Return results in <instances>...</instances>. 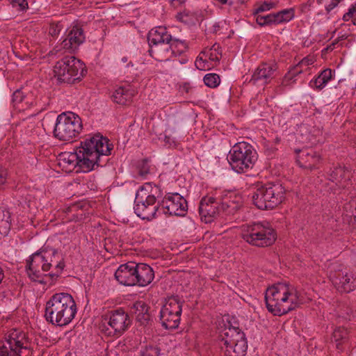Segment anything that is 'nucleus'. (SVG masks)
<instances>
[{
	"instance_id": "obj_47",
	"label": "nucleus",
	"mask_w": 356,
	"mask_h": 356,
	"mask_svg": "<svg viewBox=\"0 0 356 356\" xmlns=\"http://www.w3.org/2000/svg\"><path fill=\"white\" fill-rule=\"evenodd\" d=\"M353 15L349 14V11L348 13H345L343 16V20L345 22L348 21L350 18H352Z\"/></svg>"
},
{
	"instance_id": "obj_21",
	"label": "nucleus",
	"mask_w": 356,
	"mask_h": 356,
	"mask_svg": "<svg viewBox=\"0 0 356 356\" xmlns=\"http://www.w3.org/2000/svg\"><path fill=\"white\" fill-rule=\"evenodd\" d=\"M38 252L40 254H42V258L44 261L48 264L49 270L51 266L55 265L56 271L54 273H49V277L51 278L58 277L65 267L64 259L62 254L58 252L56 249L48 247H46Z\"/></svg>"
},
{
	"instance_id": "obj_35",
	"label": "nucleus",
	"mask_w": 356,
	"mask_h": 356,
	"mask_svg": "<svg viewBox=\"0 0 356 356\" xmlns=\"http://www.w3.org/2000/svg\"><path fill=\"white\" fill-rule=\"evenodd\" d=\"M276 6V3L271 1H264L261 5L255 7L252 10V14H259L268 11Z\"/></svg>"
},
{
	"instance_id": "obj_13",
	"label": "nucleus",
	"mask_w": 356,
	"mask_h": 356,
	"mask_svg": "<svg viewBox=\"0 0 356 356\" xmlns=\"http://www.w3.org/2000/svg\"><path fill=\"white\" fill-rule=\"evenodd\" d=\"M129 314L122 308L108 311L102 316L103 330L108 336H121L131 325Z\"/></svg>"
},
{
	"instance_id": "obj_36",
	"label": "nucleus",
	"mask_w": 356,
	"mask_h": 356,
	"mask_svg": "<svg viewBox=\"0 0 356 356\" xmlns=\"http://www.w3.org/2000/svg\"><path fill=\"white\" fill-rule=\"evenodd\" d=\"M303 67L299 63L292 67L290 70L284 76V79L287 81L292 80L295 76L303 72Z\"/></svg>"
},
{
	"instance_id": "obj_18",
	"label": "nucleus",
	"mask_w": 356,
	"mask_h": 356,
	"mask_svg": "<svg viewBox=\"0 0 356 356\" xmlns=\"http://www.w3.org/2000/svg\"><path fill=\"white\" fill-rule=\"evenodd\" d=\"M257 23L260 26H272L287 23L295 17V9L293 8L283 9L276 13L264 15L253 14Z\"/></svg>"
},
{
	"instance_id": "obj_2",
	"label": "nucleus",
	"mask_w": 356,
	"mask_h": 356,
	"mask_svg": "<svg viewBox=\"0 0 356 356\" xmlns=\"http://www.w3.org/2000/svg\"><path fill=\"white\" fill-rule=\"evenodd\" d=\"M268 311L274 316H282L305 302L303 296L289 283L279 282L268 287L265 293Z\"/></svg>"
},
{
	"instance_id": "obj_58",
	"label": "nucleus",
	"mask_w": 356,
	"mask_h": 356,
	"mask_svg": "<svg viewBox=\"0 0 356 356\" xmlns=\"http://www.w3.org/2000/svg\"><path fill=\"white\" fill-rule=\"evenodd\" d=\"M353 23L354 25H356V17L353 20Z\"/></svg>"
},
{
	"instance_id": "obj_32",
	"label": "nucleus",
	"mask_w": 356,
	"mask_h": 356,
	"mask_svg": "<svg viewBox=\"0 0 356 356\" xmlns=\"http://www.w3.org/2000/svg\"><path fill=\"white\" fill-rule=\"evenodd\" d=\"M204 83L209 88H216L220 83L218 74L215 73L207 74L204 76Z\"/></svg>"
},
{
	"instance_id": "obj_40",
	"label": "nucleus",
	"mask_w": 356,
	"mask_h": 356,
	"mask_svg": "<svg viewBox=\"0 0 356 356\" xmlns=\"http://www.w3.org/2000/svg\"><path fill=\"white\" fill-rule=\"evenodd\" d=\"M314 0H308L306 3H302L300 6V10L303 13H307L311 10V8L313 6Z\"/></svg>"
},
{
	"instance_id": "obj_37",
	"label": "nucleus",
	"mask_w": 356,
	"mask_h": 356,
	"mask_svg": "<svg viewBox=\"0 0 356 356\" xmlns=\"http://www.w3.org/2000/svg\"><path fill=\"white\" fill-rule=\"evenodd\" d=\"M10 216L8 211L0 209V227L8 229L10 228Z\"/></svg>"
},
{
	"instance_id": "obj_41",
	"label": "nucleus",
	"mask_w": 356,
	"mask_h": 356,
	"mask_svg": "<svg viewBox=\"0 0 356 356\" xmlns=\"http://www.w3.org/2000/svg\"><path fill=\"white\" fill-rule=\"evenodd\" d=\"M13 6H19L21 10L28 8L27 0H12Z\"/></svg>"
},
{
	"instance_id": "obj_50",
	"label": "nucleus",
	"mask_w": 356,
	"mask_h": 356,
	"mask_svg": "<svg viewBox=\"0 0 356 356\" xmlns=\"http://www.w3.org/2000/svg\"><path fill=\"white\" fill-rule=\"evenodd\" d=\"M4 278V273L1 267H0V284Z\"/></svg>"
},
{
	"instance_id": "obj_38",
	"label": "nucleus",
	"mask_w": 356,
	"mask_h": 356,
	"mask_svg": "<svg viewBox=\"0 0 356 356\" xmlns=\"http://www.w3.org/2000/svg\"><path fill=\"white\" fill-rule=\"evenodd\" d=\"M177 17L181 22L187 24L195 18V15L193 13H191L190 12L184 11L182 13H179Z\"/></svg>"
},
{
	"instance_id": "obj_39",
	"label": "nucleus",
	"mask_w": 356,
	"mask_h": 356,
	"mask_svg": "<svg viewBox=\"0 0 356 356\" xmlns=\"http://www.w3.org/2000/svg\"><path fill=\"white\" fill-rule=\"evenodd\" d=\"M62 26L60 22L51 23L49 26V33L51 36H56L61 31Z\"/></svg>"
},
{
	"instance_id": "obj_56",
	"label": "nucleus",
	"mask_w": 356,
	"mask_h": 356,
	"mask_svg": "<svg viewBox=\"0 0 356 356\" xmlns=\"http://www.w3.org/2000/svg\"><path fill=\"white\" fill-rule=\"evenodd\" d=\"M122 60L124 63H125V62H127V57H123V58H122Z\"/></svg>"
},
{
	"instance_id": "obj_55",
	"label": "nucleus",
	"mask_w": 356,
	"mask_h": 356,
	"mask_svg": "<svg viewBox=\"0 0 356 356\" xmlns=\"http://www.w3.org/2000/svg\"><path fill=\"white\" fill-rule=\"evenodd\" d=\"M184 87V88H186V91L187 92H188V85H186V84Z\"/></svg>"
},
{
	"instance_id": "obj_44",
	"label": "nucleus",
	"mask_w": 356,
	"mask_h": 356,
	"mask_svg": "<svg viewBox=\"0 0 356 356\" xmlns=\"http://www.w3.org/2000/svg\"><path fill=\"white\" fill-rule=\"evenodd\" d=\"M7 178V171L5 168L0 167V186L3 185Z\"/></svg>"
},
{
	"instance_id": "obj_7",
	"label": "nucleus",
	"mask_w": 356,
	"mask_h": 356,
	"mask_svg": "<svg viewBox=\"0 0 356 356\" xmlns=\"http://www.w3.org/2000/svg\"><path fill=\"white\" fill-rule=\"evenodd\" d=\"M286 190L280 183L257 185L252 195L253 204L259 209H273L285 199Z\"/></svg>"
},
{
	"instance_id": "obj_48",
	"label": "nucleus",
	"mask_w": 356,
	"mask_h": 356,
	"mask_svg": "<svg viewBox=\"0 0 356 356\" xmlns=\"http://www.w3.org/2000/svg\"><path fill=\"white\" fill-rule=\"evenodd\" d=\"M349 14L354 15L356 13V3L353 4L349 9Z\"/></svg>"
},
{
	"instance_id": "obj_11",
	"label": "nucleus",
	"mask_w": 356,
	"mask_h": 356,
	"mask_svg": "<svg viewBox=\"0 0 356 356\" xmlns=\"http://www.w3.org/2000/svg\"><path fill=\"white\" fill-rule=\"evenodd\" d=\"M54 72L60 83L72 84L76 81H80L87 71L83 62L71 56H65L56 62Z\"/></svg>"
},
{
	"instance_id": "obj_34",
	"label": "nucleus",
	"mask_w": 356,
	"mask_h": 356,
	"mask_svg": "<svg viewBox=\"0 0 356 356\" xmlns=\"http://www.w3.org/2000/svg\"><path fill=\"white\" fill-rule=\"evenodd\" d=\"M138 175L141 177H146L150 173V165L148 159L142 160L138 165Z\"/></svg>"
},
{
	"instance_id": "obj_54",
	"label": "nucleus",
	"mask_w": 356,
	"mask_h": 356,
	"mask_svg": "<svg viewBox=\"0 0 356 356\" xmlns=\"http://www.w3.org/2000/svg\"><path fill=\"white\" fill-rule=\"evenodd\" d=\"M280 139L279 138L276 137V138H275V143H280Z\"/></svg>"
},
{
	"instance_id": "obj_5",
	"label": "nucleus",
	"mask_w": 356,
	"mask_h": 356,
	"mask_svg": "<svg viewBox=\"0 0 356 356\" xmlns=\"http://www.w3.org/2000/svg\"><path fill=\"white\" fill-rule=\"evenodd\" d=\"M162 195L163 192L159 186L150 182L144 184L136 195V214L143 220L149 221L160 216L159 202L156 204V202Z\"/></svg>"
},
{
	"instance_id": "obj_31",
	"label": "nucleus",
	"mask_w": 356,
	"mask_h": 356,
	"mask_svg": "<svg viewBox=\"0 0 356 356\" xmlns=\"http://www.w3.org/2000/svg\"><path fill=\"white\" fill-rule=\"evenodd\" d=\"M219 45L214 44L211 47H206L201 52V54L208 58L211 61H219L221 58V52L219 51Z\"/></svg>"
},
{
	"instance_id": "obj_19",
	"label": "nucleus",
	"mask_w": 356,
	"mask_h": 356,
	"mask_svg": "<svg viewBox=\"0 0 356 356\" xmlns=\"http://www.w3.org/2000/svg\"><path fill=\"white\" fill-rule=\"evenodd\" d=\"M330 278L337 290L341 293H349L356 287V278L346 270L331 272Z\"/></svg>"
},
{
	"instance_id": "obj_15",
	"label": "nucleus",
	"mask_w": 356,
	"mask_h": 356,
	"mask_svg": "<svg viewBox=\"0 0 356 356\" xmlns=\"http://www.w3.org/2000/svg\"><path fill=\"white\" fill-rule=\"evenodd\" d=\"M26 334L18 330H11L6 341L0 342V356H21L22 349L29 348Z\"/></svg>"
},
{
	"instance_id": "obj_10",
	"label": "nucleus",
	"mask_w": 356,
	"mask_h": 356,
	"mask_svg": "<svg viewBox=\"0 0 356 356\" xmlns=\"http://www.w3.org/2000/svg\"><path fill=\"white\" fill-rule=\"evenodd\" d=\"M257 160L256 150L246 142L236 143L228 155V161L232 168L238 173L246 172L252 169Z\"/></svg>"
},
{
	"instance_id": "obj_6",
	"label": "nucleus",
	"mask_w": 356,
	"mask_h": 356,
	"mask_svg": "<svg viewBox=\"0 0 356 356\" xmlns=\"http://www.w3.org/2000/svg\"><path fill=\"white\" fill-rule=\"evenodd\" d=\"M240 207L241 203L234 200L232 195H225L222 198L206 196L200 202L199 213L201 220L209 223L218 216L223 218L234 215Z\"/></svg>"
},
{
	"instance_id": "obj_14",
	"label": "nucleus",
	"mask_w": 356,
	"mask_h": 356,
	"mask_svg": "<svg viewBox=\"0 0 356 356\" xmlns=\"http://www.w3.org/2000/svg\"><path fill=\"white\" fill-rule=\"evenodd\" d=\"M181 301L178 296L167 298L160 311V321L165 329L177 328L181 320L182 312Z\"/></svg>"
},
{
	"instance_id": "obj_49",
	"label": "nucleus",
	"mask_w": 356,
	"mask_h": 356,
	"mask_svg": "<svg viewBox=\"0 0 356 356\" xmlns=\"http://www.w3.org/2000/svg\"><path fill=\"white\" fill-rule=\"evenodd\" d=\"M346 38V37H345L344 35H342L341 37H339L337 39H336L332 43H335V45H336L340 40H344Z\"/></svg>"
},
{
	"instance_id": "obj_24",
	"label": "nucleus",
	"mask_w": 356,
	"mask_h": 356,
	"mask_svg": "<svg viewBox=\"0 0 356 356\" xmlns=\"http://www.w3.org/2000/svg\"><path fill=\"white\" fill-rule=\"evenodd\" d=\"M329 179L339 187L345 188L349 184L352 176L351 170L343 165H337L330 169Z\"/></svg>"
},
{
	"instance_id": "obj_3",
	"label": "nucleus",
	"mask_w": 356,
	"mask_h": 356,
	"mask_svg": "<svg viewBox=\"0 0 356 356\" xmlns=\"http://www.w3.org/2000/svg\"><path fill=\"white\" fill-rule=\"evenodd\" d=\"M149 54L156 60L165 61L172 56H177L185 52L188 44L185 40L173 38L164 26L152 29L147 35Z\"/></svg>"
},
{
	"instance_id": "obj_25",
	"label": "nucleus",
	"mask_w": 356,
	"mask_h": 356,
	"mask_svg": "<svg viewBox=\"0 0 356 356\" xmlns=\"http://www.w3.org/2000/svg\"><path fill=\"white\" fill-rule=\"evenodd\" d=\"M85 40V35L82 28L74 26L70 31L67 38L62 42L63 48L69 51H74Z\"/></svg>"
},
{
	"instance_id": "obj_22",
	"label": "nucleus",
	"mask_w": 356,
	"mask_h": 356,
	"mask_svg": "<svg viewBox=\"0 0 356 356\" xmlns=\"http://www.w3.org/2000/svg\"><path fill=\"white\" fill-rule=\"evenodd\" d=\"M277 70V65L275 63H263L254 70L250 83L256 85L261 82L263 85L268 83L275 76V72Z\"/></svg>"
},
{
	"instance_id": "obj_26",
	"label": "nucleus",
	"mask_w": 356,
	"mask_h": 356,
	"mask_svg": "<svg viewBox=\"0 0 356 356\" xmlns=\"http://www.w3.org/2000/svg\"><path fill=\"white\" fill-rule=\"evenodd\" d=\"M135 286H145L150 284L154 277V273L152 268L147 264L143 263L137 264L136 267Z\"/></svg>"
},
{
	"instance_id": "obj_17",
	"label": "nucleus",
	"mask_w": 356,
	"mask_h": 356,
	"mask_svg": "<svg viewBox=\"0 0 356 356\" xmlns=\"http://www.w3.org/2000/svg\"><path fill=\"white\" fill-rule=\"evenodd\" d=\"M26 271L31 280L39 283H46V278L49 277V274H46L49 271L48 264L38 252L30 256L26 261Z\"/></svg>"
},
{
	"instance_id": "obj_4",
	"label": "nucleus",
	"mask_w": 356,
	"mask_h": 356,
	"mask_svg": "<svg viewBox=\"0 0 356 356\" xmlns=\"http://www.w3.org/2000/svg\"><path fill=\"white\" fill-rule=\"evenodd\" d=\"M76 314V305L72 296L68 293H56L46 303L44 318L52 325H66L72 321Z\"/></svg>"
},
{
	"instance_id": "obj_27",
	"label": "nucleus",
	"mask_w": 356,
	"mask_h": 356,
	"mask_svg": "<svg viewBox=\"0 0 356 356\" xmlns=\"http://www.w3.org/2000/svg\"><path fill=\"white\" fill-rule=\"evenodd\" d=\"M135 94V90L132 89L130 86H119L114 90L111 98L116 104L128 105L132 102Z\"/></svg>"
},
{
	"instance_id": "obj_52",
	"label": "nucleus",
	"mask_w": 356,
	"mask_h": 356,
	"mask_svg": "<svg viewBox=\"0 0 356 356\" xmlns=\"http://www.w3.org/2000/svg\"><path fill=\"white\" fill-rule=\"evenodd\" d=\"M335 47V43H331L330 45L327 46L326 48L327 50L332 51Z\"/></svg>"
},
{
	"instance_id": "obj_20",
	"label": "nucleus",
	"mask_w": 356,
	"mask_h": 356,
	"mask_svg": "<svg viewBox=\"0 0 356 356\" xmlns=\"http://www.w3.org/2000/svg\"><path fill=\"white\" fill-rule=\"evenodd\" d=\"M295 152L296 161L300 168L309 171L319 168L321 156L312 148L297 149Z\"/></svg>"
},
{
	"instance_id": "obj_42",
	"label": "nucleus",
	"mask_w": 356,
	"mask_h": 356,
	"mask_svg": "<svg viewBox=\"0 0 356 356\" xmlns=\"http://www.w3.org/2000/svg\"><path fill=\"white\" fill-rule=\"evenodd\" d=\"M195 66L198 70H204L206 67L205 60L201 56H198L195 60Z\"/></svg>"
},
{
	"instance_id": "obj_51",
	"label": "nucleus",
	"mask_w": 356,
	"mask_h": 356,
	"mask_svg": "<svg viewBox=\"0 0 356 356\" xmlns=\"http://www.w3.org/2000/svg\"><path fill=\"white\" fill-rule=\"evenodd\" d=\"M136 309H138V307H141L143 309H145L146 308V305L144 304V303H141V302H139V303H137L136 305ZM143 311V309H142Z\"/></svg>"
},
{
	"instance_id": "obj_12",
	"label": "nucleus",
	"mask_w": 356,
	"mask_h": 356,
	"mask_svg": "<svg viewBox=\"0 0 356 356\" xmlns=\"http://www.w3.org/2000/svg\"><path fill=\"white\" fill-rule=\"evenodd\" d=\"M83 128L81 119L72 112L58 115L54 129V136L62 141L77 137Z\"/></svg>"
},
{
	"instance_id": "obj_53",
	"label": "nucleus",
	"mask_w": 356,
	"mask_h": 356,
	"mask_svg": "<svg viewBox=\"0 0 356 356\" xmlns=\"http://www.w3.org/2000/svg\"><path fill=\"white\" fill-rule=\"evenodd\" d=\"M216 1H218L221 4H226L227 2V0H216Z\"/></svg>"
},
{
	"instance_id": "obj_9",
	"label": "nucleus",
	"mask_w": 356,
	"mask_h": 356,
	"mask_svg": "<svg viewBox=\"0 0 356 356\" xmlns=\"http://www.w3.org/2000/svg\"><path fill=\"white\" fill-rule=\"evenodd\" d=\"M219 346L225 356H245L248 343L238 327L225 326L220 336Z\"/></svg>"
},
{
	"instance_id": "obj_8",
	"label": "nucleus",
	"mask_w": 356,
	"mask_h": 356,
	"mask_svg": "<svg viewBox=\"0 0 356 356\" xmlns=\"http://www.w3.org/2000/svg\"><path fill=\"white\" fill-rule=\"evenodd\" d=\"M241 237L251 245L265 248L275 242L277 233L268 222H257L242 225Z\"/></svg>"
},
{
	"instance_id": "obj_33",
	"label": "nucleus",
	"mask_w": 356,
	"mask_h": 356,
	"mask_svg": "<svg viewBox=\"0 0 356 356\" xmlns=\"http://www.w3.org/2000/svg\"><path fill=\"white\" fill-rule=\"evenodd\" d=\"M161 350L156 346H146L140 350L141 356H159Z\"/></svg>"
},
{
	"instance_id": "obj_59",
	"label": "nucleus",
	"mask_w": 356,
	"mask_h": 356,
	"mask_svg": "<svg viewBox=\"0 0 356 356\" xmlns=\"http://www.w3.org/2000/svg\"><path fill=\"white\" fill-rule=\"evenodd\" d=\"M2 59H3V58H2V56H1V53L0 52V63H1V61H2Z\"/></svg>"
},
{
	"instance_id": "obj_29",
	"label": "nucleus",
	"mask_w": 356,
	"mask_h": 356,
	"mask_svg": "<svg viewBox=\"0 0 356 356\" xmlns=\"http://www.w3.org/2000/svg\"><path fill=\"white\" fill-rule=\"evenodd\" d=\"M14 106L19 111H24L33 105V99L25 95L22 90H17L13 95Z\"/></svg>"
},
{
	"instance_id": "obj_45",
	"label": "nucleus",
	"mask_w": 356,
	"mask_h": 356,
	"mask_svg": "<svg viewBox=\"0 0 356 356\" xmlns=\"http://www.w3.org/2000/svg\"><path fill=\"white\" fill-rule=\"evenodd\" d=\"M342 0H332L330 3L325 8L327 13L333 10Z\"/></svg>"
},
{
	"instance_id": "obj_46",
	"label": "nucleus",
	"mask_w": 356,
	"mask_h": 356,
	"mask_svg": "<svg viewBox=\"0 0 356 356\" xmlns=\"http://www.w3.org/2000/svg\"><path fill=\"white\" fill-rule=\"evenodd\" d=\"M186 0H172L171 3L174 6H178L185 2Z\"/></svg>"
},
{
	"instance_id": "obj_16",
	"label": "nucleus",
	"mask_w": 356,
	"mask_h": 356,
	"mask_svg": "<svg viewBox=\"0 0 356 356\" xmlns=\"http://www.w3.org/2000/svg\"><path fill=\"white\" fill-rule=\"evenodd\" d=\"M160 215L184 216L188 209L186 200L179 193H168L159 202Z\"/></svg>"
},
{
	"instance_id": "obj_43",
	"label": "nucleus",
	"mask_w": 356,
	"mask_h": 356,
	"mask_svg": "<svg viewBox=\"0 0 356 356\" xmlns=\"http://www.w3.org/2000/svg\"><path fill=\"white\" fill-rule=\"evenodd\" d=\"M298 63L302 67H307L314 63V59H313V58L305 57V58H302Z\"/></svg>"
},
{
	"instance_id": "obj_28",
	"label": "nucleus",
	"mask_w": 356,
	"mask_h": 356,
	"mask_svg": "<svg viewBox=\"0 0 356 356\" xmlns=\"http://www.w3.org/2000/svg\"><path fill=\"white\" fill-rule=\"evenodd\" d=\"M334 75L335 70L326 68L322 70L315 79H312L309 85L316 90H322L325 87L327 83L334 78Z\"/></svg>"
},
{
	"instance_id": "obj_1",
	"label": "nucleus",
	"mask_w": 356,
	"mask_h": 356,
	"mask_svg": "<svg viewBox=\"0 0 356 356\" xmlns=\"http://www.w3.org/2000/svg\"><path fill=\"white\" fill-rule=\"evenodd\" d=\"M112 149L113 145L106 138L96 134L81 141L74 152L61 155L60 165L70 172L77 167L79 170L76 172H90L104 165L107 161L106 156L111 154Z\"/></svg>"
},
{
	"instance_id": "obj_23",
	"label": "nucleus",
	"mask_w": 356,
	"mask_h": 356,
	"mask_svg": "<svg viewBox=\"0 0 356 356\" xmlns=\"http://www.w3.org/2000/svg\"><path fill=\"white\" fill-rule=\"evenodd\" d=\"M137 263L129 261L121 264L115 273V278L122 285L135 286Z\"/></svg>"
},
{
	"instance_id": "obj_57",
	"label": "nucleus",
	"mask_w": 356,
	"mask_h": 356,
	"mask_svg": "<svg viewBox=\"0 0 356 356\" xmlns=\"http://www.w3.org/2000/svg\"><path fill=\"white\" fill-rule=\"evenodd\" d=\"M318 4H321L323 3V0H316Z\"/></svg>"
},
{
	"instance_id": "obj_30",
	"label": "nucleus",
	"mask_w": 356,
	"mask_h": 356,
	"mask_svg": "<svg viewBox=\"0 0 356 356\" xmlns=\"http://www.w3.org/2000/svg\"><path fill=\"white\" fill-rule=\"evenodd\" d=\"M348 330L343 327H338L334 330L332 339L337 343V348H339V346L348 339Z\"/></svg>"
}]
</instances>
